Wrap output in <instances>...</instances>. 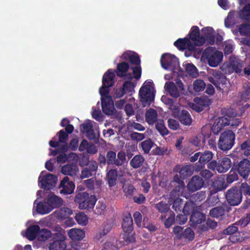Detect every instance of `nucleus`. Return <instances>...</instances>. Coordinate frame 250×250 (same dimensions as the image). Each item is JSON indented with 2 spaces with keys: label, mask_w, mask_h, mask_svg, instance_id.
Here are the masks:
<instances>
[{
  "label": "nucleus",
  "mask_w": 250,
  "mask_h": 250,
  "mask_svg": "<svg viewBox=\"0 0 250 250\" xmlns=\"http://www.w3.org/2000/svg\"><path fill=\"white\" fill-rule=\"evenodd\" d=\"M139 96L144 106L150 104L154 98V90L151 82H145L144 83L140 89Z\"/></svg>",
  "instance_id": "f257e3e1"
},
{
  "label": "nucleus",
  "mask_w": 250,
  "mask_h": 250,
  "mask_svg": "<svg viewBox=\"0 0 250 250\" xmlns=\"http://www.w3.org/2000/svg\"><path fill=\"white\" fill-rule=\"evenodd\" d=\"M202 57L207 60L209 65L216 67L222 62L223 55L222 52L208 47L205 50Z\"/></svg>",
  "instance_id": "f03ea898"
},
{
  "label": "nucleus",
  "mask_w": 250,
  "mask_h": 250,
  "mask_svg": "<svg viewBox=\"0 0 250 250\" xmlns=\"http://www.w3.org/2000/svg\"><path fill=\"white\" fill-rule=\"evenodd\" d=\"M235 140V135L231 130H227L223 132L219 138L218 147L224 151L228 150L232 147Z\"/></svg>",
  "instance_id": "7ed1b4c3"
},
{
  "label": "nucleus",
  "mask_w": 250,
  "mask_h": 250,
  "mask_svg": "<svg viewBox=\"0 0 250 250\" xmlns=\"http://www.w3.org/2000/svg\"><path fill=\"white\" fill-rule=\"evenodd\" d=\"M123 58L125 60H129L131 63L135 64V66H132V72L133 77L136 80L140 79L141 76L142 70L140 65V60L137 54L131 52H126L123 54Z\"/></svg>",
  "instance_id": "20e7f679"
},
{
  "label": "nucleus",
  "mask_w": 250,
  "mask_h": 250,
  "mask_svg": "<svg viewBox=\"0 0 250 250\" xmlns=\"http://www.w3.org/2000/svg\"><path fill=\"white\" fill-rule=\"evenodd\" d=\"M75 202L79 203L81 209L92 208L96 201L95 196H89L86 192L77 194L75 198Z\"/></svg>",
  "instance_id": "39448f33"
},
{
  "label": "nucleus",
  "mask_w": 250,
  "mask_h": 250,
  "mask_svg": "<svg viewBox=\"0 0 250 250\" xmlns=\"http://www.w3.org/2000/svg\"><path fill=\"white\" fill-rule=\"evenodd\" d=\"M243 66V62L237 59L231 60L229 64L224 63L221 69L225 73H230L235 72L236 73L241 74L242 67Z\"/></svg>",
  "instance_id": "423d86ee"
},
{
  "label": "nucleus",
  "mask_w": 250,
  "mask_h": 250,
  "mask_svg": "<svg viewBox=\"0 0 250 250\" xmlns=\"http://www.w3.org/2000/svg\"><path fill=\"white\" fill-rule=\"evenodd\" d=\"M162 67L165 69L174 71L178 66V60L175 56L170 54L163 55L161 60Z\"/></svg>",
  "instance_id": "0eeeda50"
},
{
  "label": "nucleus",
  "mask_w": 250,
  "mask_h": 250,
  "mask_svg": "<svg viewBox=\"0 0 250 250\" xmlns=\"http://www.w3.org/2000/svg\"><path fill=\"white\" fill-rule=\"evenodd\" d=\"M57 180V177L52 174H48L43 176L42 173L39 177L40 187L46 190H49L54 187L56 184Z\"/></svg>",
  "instance_id": "6e6552de"
},
{
  "label": "nucleus",
  "mask_w": 250,
  "mask_h": 250,
  "mask_svg": "<svg viewBox=\"0 0 250 250\" xmlns=\"http://www.w3.org/2000/svg\"><path fill=\"white\" fill-rule=\"evenodd\" d=\"M242 192L236 188H231L228 190L226 194L228 203L232 206H236L242 200Z\"/></svg>",
  "instance_id": "1a4fd4ad"
},
{
  "label": "nucleus",
  "mask_w": 250,
  "mask_h": 250,
  "mask_svg": "<svg viewBox=\"0 0 250 250\" xmlns=\"http://www.w3.org/2000/svg\"><path fill=\"white\" fill-rule=\"evenodd\" d=\"M102 110L107 115H112L115 113V108L114 102L110 96H106L101 98Z\"/></svg>",
  "instance_id": "9d476101"
},
{
  "label": "nucleus",
  "mask_w": 250,
  "mask_h": 250,
  "mask_svg": "<svg viewBox=\"0 0 250 250\" xmlns=\"http://www.w3.org/2000/svg\"><path fill=\"white\" fill-rule=\"evenodd\" d=\"M208 81L218 89H221L226 84V77L220 72L215 71L212 76L208 77Z\"/></svg>",
  "instance_id": "9b49d317"
},
{
  "label": "nucleus",
  "mask_w": 250,
  "mask_h": 250,
  "mask_svg": "<svg viewBox=\"0 0 250 250\" xmlns=\"http://www.w3.org/2000/svg\"><path fill=\"white\" fill-rule=\"evenodd\" d=\"M190 39L196 46H201L205 42L206 38L205 37L199 35V29L197 26H193L192 28L190 34Z\"/></svg>",
  "instance_id": "f8f14e48"
},
{
  "label": "nucleus",
  "mask_w": 250,
  "mask_h": 250,
  "mask_svg": "<svg viewBox=\"0 0 250 250\" xmlns=\"http://www.w3.org/2000/svg\"><path fill=\"white\" fill-rule=\"evenodd\" d=\"M60 192L64 194H71L74 189L75 185L73 182L70 181L68 177H65L60 185Z\"/></svg>",
  "instance_id": "ddd939ff"
},
{
  "label": "nucleus",
  "mask_w": 250,
  "mask_h": 250,
  "mask_svg": "<svg viewBox=\"0 0 250 250\" xmlns=\"http://www.w3.org/2000/svg\"><path fill=\"white\" fill-rule=\"evenodd\" d=\"M174 180L178 183V186H177L175 189L170 192V198L172 200L179 198L180 195H182L185 188L184 183L179 179L178 175L174 176Z\"/></svg>",
  "instance_id": "4468645a"
},
{
  "label": "nucleus",
  "mask_w": 250,
  "mask_h": 250,
  "mask_svg": "<svg viewBox=\"0 0 250 250\" xmlns=\"http://www.w3.org/2000/svg\"><path fill=\"white\" fill-rule=\"evenodd\" d=\"M204 184L203 179L198 176H194L188 184L187 187L191 192L200 189Z\"/></svg>",
  "instance_id": "2eb2a0df"
},
{
  "label": "nucleus",
  "mask_w": 250,
  "mask_h": 250,
  "mask_svg": "<svg viewBox=\"0 0 250 250\" xmlns=\"http://www.w3.org/2000/svg\"><path fill=\"white\" fill-rule=\"evenodd\" d=\"M229 124L230 121L227 118L222 117L216 119L212 127L213 133L215 134H218L223 127L229 125Z\"/></svg>",
  "instance_id": "dca6fc26"
},
{
  "label": "nucleus",
  "mask_w": 250,
  "mask_h": 250,
  "mask_svg": "<svg viewBox=\"0 0 250 250\" xmlns=\"http://www.w3.org/2000/svg\"><path fill=\"white\" fill-rule=\"evenodd\" d=\"M238 172L244 178L248 177L250 173V162L248 160L244 159L239 163Z\"/></svg>",
  "instance_id": "f3484780"
},
{
  "label": "nucleus",
  "mask_w": 250,
  "mask_h": 250,
  "mask_svg": "<svg viewBox=\"0 0 250 250\" xmlns=\"http://www.w3.org/2000/svg\"><path fill=\"white\" fill-rule=\"evenodd\" d=\"M175 170L179 173L181 179H185L192 174L194 169L192 166L187 165L184 167L178 166L175 168Z\"/></svg>",
  "instance_id": "a211bd4d"
},
{
  "label": "nucleus",
  "mask_w": 250,
  "mask_h": 250,
  "mask_svg": "<svg viewBox=\"0 0 250 250\" xmlns=\"http://www.w3.org/2000/svg\"><path fill=\"white\" fill-rule=\"evenodd\" d=\"M231 166L230 159L228 157H223L218 162L217 171L219 173L227 171Z\"/></svg>",
  "instance_id": "6ab92c4d"
},
{
  "label": "nucleus",
  "mask_w": 250,
  "mask_h": 250,
  "mask_svg": "<svg viewBox=\"0 0 250 250\" xmlns=\"http://www.w3.org/2000/svg\"><path fill=\"white\" fill-rule=\"evenodd\" d=\"M46 201L49 204L52 209L58 208L62 205V200L53 193H49Z\"/></svg>",
  "instance_id": "aec40b11"
},
{
  "label": "nucleus",
  "mask_w": 250,
  "mask_h": 250,
  "mask_svg": "<svg viewBox=\"0 0 250 250\" xmlns=\"http://www.w3.org/2000/svg\"><path fill=\"white\" fill-rule=\"evenodd\" d=\"M68 235L72 240H80L84 238L85 233L81 229L73 228L69 230Z\"/></svg>",
  "instance_id": "412c9836"
},
{
  "label": "nucleus",
  "mask_w": 250,
  "mask_h": 250,
  "mask_svg": "<svg viewBox=\"0 0 250 250\" xmlns=\"http://www.w3.org/2000/svg\"><path fill=\"white\" fill-rule=\"evenodd\" d=\"M65 236L61 234V240H56L51 243L49 246V250H65L66 244L64 242Z\"/></svg>",
  "instance_id": "4be33fe9"
},
{
  "label": "nucleus",
  "mask_w": 250,
  "mask_h": 250,
  "mask_svg": "<svg viewBox=\"0 0 250 250\" xmlns=\"http://www.w3.org/2000/svg\"><path fill=\"white\" fill-rule=\"evenodd\" d=\"M146 122L149 125H153L158 119V113L156 110L154 109L149 108L147 109L145 113Z\"/></svg>",
  "instance_id": "5701e85b"
},
{
  "label": "nucleus",
  "mask_w": 250,
  "mask_h": 250,
  "mask_svg": "<svg viewBox=\"0 0 250 250\" xmlns=\"http://www.w3.org/2000/svg\"><path fill=\"white\" fill-rule=\"evenodd\" d=\"M79 171V168L76 165L68 164L62 167V172L65 174L71 176H75Z\"/></svg>",
  "instance_id": "b1692460"
},
{
  "label": "nucleus",
  "mask_w": 250,
  "mask_h": 250,
  "mask_svg": "<svg viewBox=\"0 0 250 250\" xmlns=\"http://www.w3.org/2000/svg\"><path fill=\"white\" fill-rule=\"evenodd\" d=\"M190 42L188 39H179L174 42V45L179 49L184 50L188 48L190 50L194 49V46L190 44Z\"/></svg>",
  "instance_id": "393cba45"
},
{
  "label": "nucleus",
  "mask_w": 250,
  "mask_h": 250,
  "mask_svg": "<svg viewBox=\"0 0 250 250\" xmlns=\"http://www.w3.org/2000/svg\"><path fill=\"white\" fill-rule=\"evenodd\" d=\"M36 209L39 213L42 214L48 213L53 210L47 201L41 202L38 204Z\"/></svg>",
  "instance_id": "a878e982"
},
{
  "label": "nucleus",
  "mask_w": 250,
  "mask_h": 250,
  "mask_svg": "<svg viewBox=\"0 0 250 250\" xmlns=\"http://www.w3.org/2000/svg\"><path fill=\"white\" fill-rule=\"evenodd\" d=\"M125 79H128V80H126L125 82L123 88L126 92H131L133 91L134 86L136 85V81L133 79L130 74H128L127 75H126Z\"/></svg>",
  "instance_id": "bb28decb"
},
{
  "label": "nucleus",
  "mask_w": 250,
  "mask_h": 250,
  "mask_svg": "<svg viewBox=\"0 0 250 250\" xmlns=\"http://www.w3.org/2000/svg\"><path fill=\"white\" fill-rule=\"evenodd\" d=\"M115 74L113 72L109 70L104 75L103 78V83L104 86H111L114 83Z\"/></svg>",
  "instance_id": "cd10ccee"
},
{
  "label": "nucleus",
  "mask_w": 250,
  "mask_h": 250,
  "mask_svg": "<svg viewBox=\"0 0 250 250\" xmlns=\"http://www.w3.org/2000/svg\"><path fill=\"white\" fill-rule=\"evenodd\" d=\"M132 219L131 215L128 214L123 219L122 228L125 232H131L132 230Z\"/></svg>",
  "instance_id": "c85d7f7f"
},
{
  "label": "nucleus",
  "mask_w": 250,
  "mask_h": 250,
  "mask_svg": "<svg viewBox=\"0 0 250 250\" xmlns=\"http://www.w3.org/2000/svg\"><path fill=\"white\" fill-rule=\"evenodd\" d=\"M212 186L214 188V192L223 190L227 187L225 183V179L223 177H218L214 180Z\"/></svg>",
  "instance_id": "c756f323"
},
{
  "label": "nucleus",
  "mask_w": 250,
  "mask_h": 250,
  "mask_svg": "<svg viewBox=\"0 0 250 250\" xmlns=\"http://www.w3.org/2000/svg\"><path fill=\"white\" fill-rule=\"evenodd\" d=\"M40 227L38 225H33L27 229L26 237L30 240H34L38 235Z\"/></svg>",
  "instance_id": "7c9ffc66"
},
{
  "label": "nucleus",
  "mask_w": 250,
  "mask_h": 250,
  "mask_svg": "<svg viewBox=\"0 0 250 250\" xmlns=\"http://www.w3.org/2000/svg\"><path fill=\"white\" fill-rule=\"evenodd\" d=\"M145 158L142 155H136L130 160V165L134 168H138L143 164Z\"/></svg>",
  "instance_id": "2f4dec72"
},
{
  "label": "nucleus",
  "mask_w": 250,
  "mask_h": 250,
  "mask_svg": "<svg viewBox=\"0 0 250 250\" xmlns=\"http://www.w3.org/2000/svg\"><path fill=\"white\" fill-rule=\"evenodd\" d=\"M165 88L171 96L175 98L179 96V92L173 83L167 82L165 85Z\"/></svg>",
  "instance_id": "473e14b6"
},
{
  "label": "nucleus",
  "mask_w": 250,
  "mask_h": 250,
  "mask_svg": "<svg viewBox=\"0 0 250 250\" xmlns=\"http://www.w3.org/2000/svg\"><path fill=\"white\" fill-rule=\"evenodd\" d=\"M179 120L181 123L186 125H189L192 119L188 112L186 110H182L179 115Z\"/></svg>",
  "instance_id": "72a5a7b5"
},
{
  "label": "nucleus",
  "mask_w": 250,
  "mask_h": 250,
  "mask_svg": "<svg viewBox=\"0 0 250 250\" xmlns=\"http://www.w3.org/2000/svg\"><path fill=\"white\" fill-rule=\"evenodd\" d=\"M205 220L204 215L200 212H194L190 216V221L194 225L201 223Z\"/></svg>",
  "instance_id": "f704fd0d"
},
{
  "label": "nucleus",
  "mask_w": 250,
  "mask_h": 250,
  "mask_svg": "<svg viewBox=\"0 0 250 250\" xmlns=\"http://www.w3.org/2000/svg\"><path fill=\"white\" fill-rule=\"evenodd\" d=\"M213 157V153L209 151H205L200 156L199 162L202 165L208 163L212 159Z\"/></svg>",
  "instance_id": "c9c22d12"
},
{
  "label": "nucleus",
  "mask_w": 250,
  "mask_h": 250,
  "mask_svg": "<svg viewBox=\"0 0 250 250\" xmlns=\"http://www.w3.org/2000/svg\"><path fill=\"white\" fill-rule=\"evenodd\" d=\"M129 68L128 64L125 62H123L118 64L117 75L119 76L126 77L125 72Z\"/></svg>",
  "instance_id": "e433bc0d"
},
{
  "label": "nucleus",
  "mask_w": 250,
  "mask_h": 250,
  "mask_svg": "<svg viewBox=\"0 0 250 250\" xmlns=\"http://www.w3.org/2000/svg\"><path fill=\"white\" fill-rule=\"evenodd\" d=\"M117 172L115 169L110 170L107 174V177L109 186H114L117 180Z\"/></svg>",
  "instance_id": "4c0bfd02"
},
{
  "label": "nucleus",
  "mask_w": 250,
  "mask_h": 250,
  "mask_svg": "<svg viewBox=\"0 0 250 250\" xmlns=\"http://www.w3.org/2000/svg\"><path fill=\"white\" fill-rule=\"evenodd\" d=\"M161 219L165 221V225L167 228H169L173 223L175 219V214L171 211L168 213L167 218L166 219L165 215L161 216Z\"/></svg>",
  "instance_id": "58836bf2"
},
{
  "label": "nucleus",
  "mask_w": 250,
  "mask_h": 250,
  "mask_svg": "<svg viewBox=\"0 0 250 250\" xmlns=\"http://www.w3.org/2000/svg\"><path fill=\"white\" fill-rule=\"evenodd\" d=\"M51 236L50 231L47 229H42L39 231L38 238L40 241H45L50 238Z\"/></svg>",
  "instance_id": "ea45409f"
},
{
  "label": "nucleus",
  "mask_w": 250,
  "mask_h": 250,
  "mask_svg": "<svg viewBox=\"0 0 250 250\" xmlns=\"http://www.w3.org/2000/svg\"><path fill=\"white\" fill-rule=\"evenodd\" d=\"M140 145L144 152L148 153L151 149L153 143L150 139H148L142 142Z\"/></svg>",
  "instance_id": "a19ab883"
},
{
  "label": "nucleus",
  "mask_w": 250,
  "mask_h": 250,
  "mask_svg": "<svg viewBox=\"0 0 250 250\" xmlns=\"http://www.w3.org/2000/svg\"><path fill=\"white\" fill-rule=\"evenodd\" d=\"M186 70L187 72L192 77H196L198 75L196 67L192 64H187Z\"/></svg>",
  "instance_id": "79ce46f5"
},
{
  "label": "nucleus",
  "mask_w": 250,
  "mask_h": 250,
  "mask_svg": "<svg viewBox=\"0 0 250 250\" xmlns=\"http://www.w3.org/2000/svg\"><path fill=\"white\" fill-rule=\"evenodd\" d=\"M206 86L205 82L200 79L196 80L193 83V88L196 92L203 91Z\"/></svg>",
  "instance_id": "37998d69"
},
{
  "label": "nucleus",
  "mask_w": 250,
  "mask_h": 250,
  "mask_svg": "<svg viewBox=\"0 0 250 250\" xmlns=\"http://www.w3.org/2000/svg\"><path fill=\"white\" fill-rule=\"evenodd\" d=\"M75 219L77 223L82 226L86 225L88 222L87 216L83 213H79L75 216Z\"/></svg>",
  "instance_id": "c03bdc74"
},
{
  "label": "nucleus",
  "mask_w": 250,
  "mask_h": 250,
  "mask_svg": "<svg viewBox=\"0 0 250 250\" xmlns=\"http://www.w3.org/2000/svg\"><path fill=\"white\" fill-rule=\"evenodd\" d=\"M195 103L192 104L191 107L192 108L197 112H200L203 110V106L205 104L202 99H196L194 100Z\"/></svg>",
  "instance_id": "a18cd8bd"
},
{
  "label": "nucleus",
  "mask_w": 250,
  "mask_h": 250,
  "mask_svg": "<svg viewBox=\"0 0 250 250\" xmlns=\"http://www.w3.org/2000/svg\"><path fill=\"white\" fill-rule=\"evenodd\" d=\"M112 226L111 224H104V228L101 231H100L99 233H98L95 238L97 240H99L103 236H104L106 235L107 233H108L110 230L111 229Z\"/></svg>",
  "instance_id": "49530a36"
},
{
  "label": "nucleus",
  "mask_w": 250,
  "mask_h": 250,
  "mask_svg": "<svg viewBox=\"0 0 250 250\" xmlns=\"http://www.w3.org/2000/svg\"><path fill=\"white\" fill-rule=\"evenodd\" d=\"M123 190L125 196L128 197H131L136 190L134 187L129 184H125L123 186Z\"/></svg>",
  "instance_id": "de8ad7c7"
},
{
  "label": "nucleus",
  "mask_w": 250,
  "mask_h": 250,
  "mask_svg": "<svg viewBox=\"0 0 250 250\" xmlns=\"http://www.w3.org/2000/svg\"><path fill=\"white\" fill-rule=\"evenodd\" d=\"M209 214L213 217H219L224 214V210L221 207L214 208L210 210Z\"/></svg>",
  "instance_id": "09e8293b"
},
{
  "label": "nucleus",
  "mask_w": 250,
  "mask_h": 250,
  "mask_svg": "<svg viewBox=\"0 0 250 250\" xmlns=\"http://www.w3.org/2000/svg\"><path fill=\"white\" fill-rule=\"evenodd\" d=\"M239 15L241 19H248L250 16V4H247L240 12Z\"/></svg>",
  "instance_id": "8fccbe9b"
},
{
  "label": "nucleus",
  "mask_w": 250,
  "mask_h": 250,
  "mask_svg": "<svg viewBox=\"0 0 250 250\" xmlns=\"http://www.w3.org/2000/svg\"><path fill=\"white\" fill-rule=\"evenodd\" d=\"M59 216L61 218L68 217L72 214V210L67 207H62L59 211Z\"/></svg>",
  "instance_id": "3c124183"
},
{
  "label": "nucleus",
  "mask_w": 250,
  "mask_h": 250,
  "mask_svg": "<svg viewBox=\"0 0 250 250\" xmlns=\"http://www.w3.org/2000/svg\"><path fill=\"white\" fill-rule=\"evenodd\" d=\"M155 208L161 213L167 212L169 209L168 205L163 202L156 204Z\"/></svg>",
  "instance_id": "603ef678"
},
{
  "label": "nucleus",
  "mask_w": 250,
  "mask_h": 250,
  "mask_svg": "<svg viewBox=\"0 0 250 250\" xmlns=\"http://www.w3.org/2000/svg\"><path fill=\"white\" fill-rule=\"evenodd\" d=\"M156 128L160 133V134L163 136L167 135L168 133V130L164 125V124L163 121H161L158 123L156 125Z\"/></svg>",
  "instance_id": "864d4df0"
},
{
  "label": "nucleus",
  "mask_w": 250,
  "mask_h": 250,
  "mask_svg": "<svg viewBox=\"0 0 250 250\" xmlns=\"http://www.w3.org/2000/svg\"><path fill=\"white\" fill-rule=\"evenodd\" d=\"M126 159L125 154L123 151H120L117 154V158H116L115 165L119 166L123 164Z\"/></svg>",
  "instance_id": "5fc2aeb1"
},
{
  "label": "nucleus",
  "mask_w": 250,
  "mask_h": 250,
  "mask_svg": "<svg viewBox=\"0 0 250 250\" xmlns=\"http://www.w3.org/2000/svg\"><path fill=\"white\" fill-rule=\"evenodd\" d=\"M202 32L204 33V35L207 38H209L212 41L214 39V30L212 28L207 27L203 28Z\"/></svg>",
  "instance_id": "6e6d98bb"
},
{
  "label": "nucleus",
  "mask_w": 250,
  "mask_h": 250,
  "mask_svg": "<svg viewBox=\"0 0 250 250\" xmlns=\"http://www.w3.org/2000/svg\"><path fill=\"white\" fill-rule=\"evenodd\" d=\"M194 233L193 231L189 228H186L182 232V238H185L188 240H192L194 238Z\"/></svg>",
  "instance_id": "4d7b16f0"
},
{
  "label": "nucleus",
  "mask_w": 250,
  "mask_h": 250,
  "mask_svg": "<svg viewBox=\"0 0 250 250\" xmlns=\"http://www.w3.org/2000/svg\"><path fill=\"white\" fill-rule=\"evenodd\" d=\"M81 129L83 132L91 133L92 131V125L89 121L83 124L81 126Z\"/></svg>",
  "instance_id": "13d9d810"
},
{
  "label": "nucleus",
  "mask_w": 250,
  "mask_h": 250,
  "mask_svg": "<svg viewBox=\"0 0 250 250\" xmlns=\"http://www.w3.org/2000/svg\"><path fill=\"white\" fill-rule=\"evenodd\" d=\"M241 148L246 156L250 155V141H245L241 146Z\"/></svg>",
  "instance_id": "bf43d9fd"
},
{
  "label": "nucleus",
  "mask_w": 250,
  "mask_h": 250,
  "mask_svg": "<svg viewBox=\"0 0 250 250\" xmlns=\"http://www.w3.org/2000/svg\"><path fill=\"white\" fill-rule=\"evenodd\" d=\"M107 163L109 164L115 165L116 154L114 151H109L106 155Z\"/></svg>",
  "instance_id": "052dcab7"
},
{
  "label": "nucleus",
  "mask_w": 250,
  "mask_h": 250,
  "mask_svg": "<svg viewBox=\"0 0 250 250\" xmlns=\"http://www.w3.org/2000/svg\"><path fill=\"white\" fill-rule=\"evenodd\" d=\"M238 179V175L236 172L234 171L230 170L227 177V181L228 183H231Z\"/></svg>",
  "instance_id": "680f3d73"
},
{
  "label": "nucleus",
  "mask_w": 250,
  "mask_h": 250,
  "mask_svg": "<svg viewBox=\"0 0 250 250\" xmlns=\"http://www.w3.org/2000/svg\"><path fill=\"white\" fill-rule=\"evenodd\" d=\"M131 138L136 141H140L145 138L144 134L138 132H133L130 135Z\"/></svg>",
  "instance_id": "e2e57ef3"
},
{
  "label": "nucleus",
  "mask_w": 250,
  "mask_h": 250,
  "mask_svg": "<svg viewBox=\"0 0 250 250\" xmlns=\"http://www.w3.org/2000/svg\"><path fill=\"white\" fill-rule=\"evenodd\" d=\"M237 227L235 224H233V225L228 227L224 231L225 234L230 235L234 233L237 231Z\"/></svg>",
  "instance_id": "0e129e2a"
},
{
  "label": "nucleus",
  "mask_w": 250,
  "mask_h": 250,
  "mask_svg": "<svg viewBox=\"0 0 250 250\" xmlns=\"http://www.w3.org/2000/svg\"><path fill=\"white\" fill-rule=\"evenodd\" d=\"M174 200V202L172 206V208L176 211H177L180 210L181 205H182V199L179 198H177Z\"/></svg>",
  "instance_id": "69168bd1"
},
{
  "label": "nucleus",
  "mask_w": 250,
  "mask_h": 250,
  "mask_svg": "<svg viewBox=\"0 0 250 250\" xmlns=\"http://www.w3.org/2000/svg\"><path fill=\"white\" fill-rule=\"evenodd\" d=\"M240 32L242 35L250 37V26L248 25H242L240 28Z\"/></svg>",
  "instance_id": "338daca9"
},
{
  "label": "nucleus",
  "mask_w": 250,
  "mask_h": 250,
  "mask_svg": "<svg viewBox=\"0 0 250 250\" xmlns=\"http://www.w3.org/2000/svg\"><path fill=\"white\" fill-rule=\"evenodd\" d=\"M241 191L244 194L250 195V186L246 183H243L241 185Z\"/></svg>",
  "instance_id": "774afa93"
}]
</instances>
